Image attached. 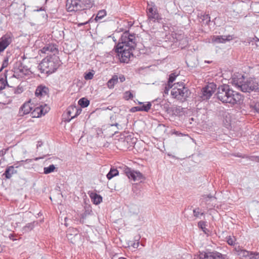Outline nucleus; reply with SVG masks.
<instances>
[{"instance_id": "obj_1", "label": "nucleus", "mask_w": 259, "mask_h": 259, "mask_svg": "<svg viewBox=\"0 0 259 259\" xmlns=\"http://www.w3.org/2000/svg\"><path fill=\"white\" fill-rule=\"evenodd\" d=\"M136 46L135 35L125 31L121 35L119 42L115 49L120 61L128 63L131 57H133V51Z\"/></svg>"}, {"instance_id": "obj_2", "label": "nucleus", "mask_w": 259, "mask_h": 259, "mask_svg": "<svg viewBox=\"0 0 259 259\" xmlns=\"http://www.w3.org/2000/svg\"><path fill=\"white\" fill-rule=\"evenodd\" d=\"M231 83L243 92H259V83L254 78L245 79L241 74L235 73L232 75Z\"/></svg>"}, {"instance_id": "obj_3", "label": "nucleus", "mask_w": 259, "mask_h": 259, "mask_svg": "<svg viewBox=\"0 0 259 259\" xmlns=\"http://www.w3.org/2000/svg\"><path fill=\"white\" fill-rule=\"evenodd\" d=\"M216 96L217 98L223 103H230L232 105L240 103L242 100V95L231 89L227 84L219 86Z\"/></svg>"}, {"instance_id": "obj_4", "label": "nucleus", "mask_w": 259, "mask_h": 259, "mask_svg": "<svg viewBox=\"0 0 259 259\" xmlns=\"http://www.w3.org/2000/svg\"><path fill=\"white\" fill-rule=\"evenodd\" d=\"M60 61L58 56L54 55L47 56L42 59L37 66L41 73L51 74L54 72L60 66Z\"/></svg>"}, {"instance_id": "obj_5", "label": "nucleus", "mask_w": 259, "mask_h": 259, "mask_svg": "<svg viewBox=\"0 0 259 259\" xmlns=\"http://www.w3.org/2000/svg\"><path fill=\"white\" fill-rule=\"evenodd\" d=\"M87 0H67L66 8L68 12H77L90 7V4Z\"/></svg>"}, {"instance_id": "obj_6", "label": "nucleus", "mask_w": 259, "mask_h": 259, "mask_svg": "<svg viewBox=\"0 0 259 259\" xmlns=\"http://www.w3.org/2000/svg\"><path fill=\"white\" fill-rule=\"evenodd\" d=\"M217 85L214 83H210L203 87L200 93V98L202 100L209 99L215 92Z\"/></svg>"}, {"instance_id": "obj_7", "label": "nucleus", "mask_w": 259, "mask_h": 259, "mask_svg": "<svg viewBox=\"0 0 259 259\" xmlns=\"http://www.w3.org/2000/svg\"><path fill=\"white\" fill-rule=\"evenodd\" d=\"M226 255L217 251L200 252L195 255L194 259H225Z\"/></svg>"}, {"instance_id": "obj_8", "label": "nucleus", "mask_w": 259, "mask_h": 259, "mask_svg": "<svg viewBox=\"0 0 259 259\" xmlns=\"http://www.w3.org/2000/svg\"><path fill=\"white\" fill-rule=\"evenodd\" d=\"M14 74L13 76L19 78L22 75H26L29 70V68L27 66L24 64V63L19 61L16 63L14 68Z\"/></svg>"}, {"instance_id": "obj_9", "label": "nucleus", "mask_w": 259, "mask_h": 259, "mask_svg": "<svg viewBox=\"0 0 259 259\" xmlns=\"http://www.w3.org/2000/svg\"><path fill=\"white\" fill-rule=\"evenodd\" d=\"M123 172L129 179L139 181L143 179V175L139 171H135L126 166L123 167Z\"/></svg>"}, {"instance_id": "obj_10", "label": "nucleus", "mask_w": 259, "mask_h": 259, "mask_svg": "<svg viewBox=\"0 0 259 259\" xmlns=\"http://www.w3.org/2000/svg\"><path fill=\"white\" fill-rule=\"evenodd\" d=\"M14 38L13 34L8 32L0 38V52H3L12 42Z\"/></svg>"}, {"instance_id": "obj_11", "label": "nucleus", "mask_w": 259, "mask_h": 259, "mask_svg": "<svg viewBox=\"0 0 259 259\" xmlns=\"http://www.w3.org/2000/svg\"><path fill=\"white\" fill-rule=\"evenodd\" d=\"M190 94L191 92L185 83L179 82V102H185Z\"/></svg>"}, {"instance_id": "obj_12", "label": "nucleus", "mask_w": 259, "mask_h": 259, "mask_svg": "<svg viewBox=\"0 0 259 259\" xmlns=\"http://www.w3.org/2000/svg\"><path fill=\"white\" fill-rule=\"evenodd\" d=\"M40 51L42 53L49 54L52 53L53 55H55L58 53V50L57 46L53 44H49L45 45L41 50Z\"/></svg>"}, {"instance_id": "obj_13", "label": "nucleus", "mask_w": 259, "mask_h": 259, "mask_svg": "<svg viewBox=\"0 0 259 259\" xmlns=\"http://www.w3.org/2000/svg\"><path fill=\"white\" fill-rule=\"evenodd\" d=\"M232 39L231 35H213L211 37V42L214 44L225 43Z\"/></svg>"}, {"instance_id": "obj_14", "label": "nucleus", "mask_w": 259, "mask_h": 259, "mask_svg": "<svg viewBox=\"0 0 259 259\" xmlns=\"http://www.w3.org/2000/svg\"><path fill=\"white\" fill-rule=\"evenodd\" d=\"M32 109V108L30 106V102L25 103L21 107L19 114L20 116H24L29 113Z\"/></svg>"}, {"instance_id": "obj_15", "label": "nucleus", "mask_w": 259, "mask_h": 259, "mask_svg": "<svg viewBox=\"0 0 259 259\" xmlns=\"http://www.w3.org/2000/svg\"><path fill=\"white\" fill-rule=\"evenodd\" d=\"M48 112L47 109H45L41 106L35 108L32 112L33 117H39L42 115H45Z\"/></svg>"}, {"instance_id": "obj_16", "label": "nucleus", "mask_w": 259, "mask_h": 259, "mask_svg": "<svg viewBox=\"0 0 259 259\" xmlns=\"http://www.w3.org/2000/svg\"><path fill=\"white\" fill-rule=\"evenodd\" d=\"M49 92V89L43 85H39L38 86L35 91V95L38 97L39 96H45L48 94Z\"/></svg>"}, {"instance_id": "obj_17", "label": "nucleus", "mask_w": 259, "mask_h": 259, "mask_svg": "<svg viewBox=\"0 0 259 259\" xmlns=\"http://www.w3.org/2000/svg\"><path fill=\"white\" fill-rule=\"evenodd\" d=\"M17 172V171L15 169L14 166H9L7 167L3 175L5 176L6 179H10L13 175Z\"/></svg>"}, {"instance_id": "obj_18", "label": "nucleus", "mask_w": 259, "mask_h": 259, "mask_svg": "<svg viewBox=\"0 0 259 259\" xmlns=\"http://www.w3.org/2000/svg\"><path fill=\"white\" fill-rule=\"evenodd\" d=\"M90 197L92 201L95 204H98L102 201V197L96 193H92L90 194Z\"/></svg>"}, {"instance_id": "obj_19", "label": "nucleus", "mask_w": 259, "mask_h": 259, "mask_svg": "<svg viewBox=\"0 0 259 259\" xmlns=\"http://www.w3.org/2000/svg\"><path fill=\"white\" fill-rule=\"evenodd\" d=\"M118 81V77L117 75H114L112 78L107 82V87L109 89H113L115 84H116Z\"/></svg>"}, {"instance_id": "obj_20", "label": "nucleus", "mask_w": 259, "mask_h": 259, "mask_svg": "<svg viewBox=\"0 0 259 259\" xmlns=\"http://www.w3.org/2000/svg\"><path fill=\"white\" fill-rule=\"evenodd\" d=\"M199 17L203 24L208 25L210 21V17L208 14H201Z\"/></svg>"}, {"instance_id": "obj_21", "label": "nucleus", "mask_w": 259, "mask_h": 259, "mask_svg": "<svg viewBox=\"0 0 259 259\" xmlns=\"http://www.w3.org/2000/svg\"><path fill=\"white\" fill-rule=\"evenodd\" d=\"M118 175V170L116 168H114V167H111L109 172L107 174L106 177L108 180H111L114 177Z\"/></svg>"}, {"instance_id": "obj_22", "label": "nucleus", "mask_w": 259, "mask_h": 259, "mask_svg": "<svg viewBox=\"0 0 259 259\" xmlns=\"http://www.w3.org/2000/svg\"><path fill=\"white\" fill-rule=\"evenodd\" d=\"M240 254L243 257H249L250 258L252 257L254 255H257V253H253L252 252H249L248 251H247L246 250H241Z\"/></svg>"}, {"instance_id": "obj_23", "label": "nucleus", "mask_w": 259, "mask_h": 259, "mask_svg": "<svg viewBox=\"0 0 259 259\" xmlns=\"http://www.w3.org/2000/svg\"><path fill=\"white\" fill-rule=\"evenodd\" d=\"M78 103L81 107L85 108L89 105L90 101L85 98H82L79 99Z\"/></svg>"}, {"instance_id": "obj_24", "label": "nucleus", "mask_w": 259, "mask_h": 259, "mask_svg": "<svg viewBox=\"0 0 259 259\" xmlns=\"http://www.w3.org/2000/svg\"><path fill=\"white\" fill-rule=\"evenodd\" d=\"M35 226V222L27 224L22 229L23 233L29 232L32 230Z\"/></svg>"}, {"instance_id": "obj_25", "label": "nucleus", "mask_w": 259, "mask_h": 259, "mask_svg": "<svg viewBox=\"0 0 259 259\" xmlns=\"http://www.w3.org/2000/svg\"><path fill=\"white\" fill-rule=\"evenodd\" d=\"M148 19L150 21H152L153 22H155L156 20L158 19L159 15L158 13L156 11L153 12L152 13H150L148 15Z\"/></svg>"}, {"instance_id": "obj_26", "label": "nucleus", "mask_w": 259, "mask_h": 259, "mask_svg": "<svg viewBox=\"0 0 259 259\" xmlns=\"http://www.w3.org/2000/svg\"><path fill=\"white\" fill-rule=\"evenodd\" d=\"M56 167L54 164L50 165L48 167L44 168V173L45 174H49L54 171Z\"/></svg>"}, {"instance_id": "obj_27", "label": "nucleus", "mask_w": 259, "mask_h": 259, "mask_svg": "<svg viewBox=\"0 0 259 259\" xmlns=\"http://www.w3.org/2000/svg\"><path fill=\"white\" fill-rule=\"evenodd\" d=\"M151 103L148 102L147 104H143L141 106H139L140 108V111H145L148 112L151 107Z\"/></svg>"}, {"instance_id": "obj_28", "label": "nucleus", "mask_w": 259, "mask_h": 259, "mask_svg": "<svg viewBox=\"0 0 259 259\" xmlns=\"http://www.w3.org/2000/svg\"><path fill=\"white\" fill-rule=\"evenodd\" d=\"M106 15V12L104 10H100L98 12L97 16L95 18V20L98 21V20L102 19Z\"/></svg>"}, {"instance_id": "obj_29", "label": "nucleus", "mask_w": 259, "mask_h": 259, "mask_svg": "<svg viewBox=\"0 0 259 259\" xmlns=\"http://www.w3.org/2000/svg\"><path fill=\"white\" fill-rule=\"evenodd\" d=\"M227 242L230 245H234L236 242V238L234 236H228L226 237Z\"/></svg>"}, {"instance_id": "obj_30", "label": "nucleus", "mask_w": 259, "mask_h": 259, "mask_svg": "<svg viewBox=\"0 0 259 259\" xmlns=\"http://www.w3.org/2000/svg\"><path fill=\"white\" fill-rule=\"evenodd\" d=\"M75 111H76V107L75 106H70L68 108L67 114L69 116H70V118H71V116H73L72 113L74 112Z\"/></svg>"}, {"instance_id": "obj_31", "label": "nucleus", "mask_w": 259, "mask_h": 259, "mask_svg": "<svg viewBox=\"0 0 259 259\" xmlns=\"http://www.w3.org/2000/svg\"><path fill=\"white\" fill-rule=\"evenodd\" d=\"M31 159H26V160H21L20 161L17 162V163H14L13 165H12V166H14L15 168H17L19 167L20 166L23 165L24 162L31 161Z\"/></svg>"}, {"instance_id": "obj_32", "label": "nucleus", "mask_w": 259, "mask_h": 259, "mask_svg": "<svg viewBox=\"0 0 259 259\" xmlns=\"http://www.w3.org/2000/svg\"><path fill=\"white\" fill-rule=\"evenodd\" d=\"M134 97L133 94L130 91H126L124 93L123 98L125 100H128L130 99H132Z\"/></svg>"}, {"instance_id": "obj_33", "label": "nucleus", "mask_w": 259, "mask_h": 259, "mask_svg": "<svg viewBox=\"0 0 259 259\" xmlns=\"http://www.w3.org/2000/svg\"><path fill=\"white\" fill-rule=\"evenodd\" d=\"M141 236L138 235L135 237V242L132 244V246L135 248H137L139 246V240L140 239Z\"/></svg>"}, {"instance_id": "obj_34", "label": "nucleus", "mask_w": 259, "mask_h": 259, "mask_svg": "<svg viewBox=\"0 0 259 259\" xmlns=\"http://www.w3.org/2000/svg\"><path fill=\"white\" fill-rule=\"evenodd\" d=\"M198 227L206 233V229L205 228L206 223L205 222L200 221L198 224Z\"/></svg>"}, {"instance_id": "obj_35", "label": "nucleus", "mask_w": 259, "mask_h": 259, "mask_svg": "<svg viewBox=\"0 0 259 259\" xmlns=\"http://www.w3.org/2000/svg\"><path fill=\"white\" fill-rule=\"evenodd\" d=\"M170 94L172 98H176L178 96V89H177V88L175 87L171 91Z\"/></svg>"}, {"instance_id": "obj_36", "label": "nucleus", "mask_w": 259, "mask_h": 259, "mask_svg": "<svg viewBox=\"0 0 259 259\" xmlns=\"http://www.w3.org/2000/svg\"><path fill=\"white\" fill-rule=\"evenodd\" d=\"M176 77V75H174V74H171L169 76V78H168V80L167 84L172 85V83L175 80Z\"/></svg>"}, {"instance_id": "obj_37", "label": "nucleus", "mask_w": 259, "mask_h": 259, "mask_svg": "<svg viewBox=\"0 0 259 259\" xmlns=\"http://www.w3.org/2000/svg\"><path fill=\"white\" fill-rule=\"evenodd\" d=\"M8 61H9L8 57H5L3 62L2 66L1 69H0V71H2L3 69H4V68H6L8 66V64H9Z\"/></svg>"}, {"instance_id": "obj_38", "label": "nucleus", "mask_w": 259, "mask_h": 259, "mask_svg": "<svg viewBox=\"0 0 259 259\" xmlns=\"http://www.w3.org/2000/svg\"><path fill=\"white\" fill-rule=\"evenodd\" d=\"M0 81H1V83L4 85L3 87H0L1 90L5 89L6 85L9 86L6 79L2 78L0 79Z\"/></svg>"}, {"instance_id": "obj_39", "label": "nucleus", "mask_w": 259, "mask_h": 259, "mask_svg": "<svg viewBox=\"0 0 259 259\" xmlns=\"http://www.w3.org/2000/svg\"><path fill=\"white\" fill-rule=\"evenodd\" d=\"M94 76V73H93L91 72H89L87 73H86L84 76L85 79L86 80H90L93 78Z\"/></svg>"}, {"instance_id": "obj_40", "label": "nucleus", "mask_w": 259, "mask_h": 259, "mask_svg": "<svg viewBox=\"0 0 259 259\" xmlns=\"http://www.w3.org/2000/svg\"><path fill=\"white\" fill-rule=\"evenodd\" d=\"M173 85H168L166 84L165 89L164 90V94L166 95H168L169 90L172 88Z\"/></svg>"}, {"instance_id": "obj_41", "label": "nucleus", "mask_w": 259, "mask_h": 259, "mask_svg": "<svg viewBox=\"0 0 259 259\" xmlns=\"http://www.w3.org/2000/svg\"><path fill=\"white\" fill-rule=\"evenodd\" d=\"M74 112H75V114L73 115V116H71V118L68 119L67 120L68 121H70L72 119H73V118L75 117L76 116H77L78 115H79L80 113V110H78L77 108H76V111H75Z\"/></svg>"}, {"instance_id": "obj_42", "label": "nucleus", "mask_w": 259, "mask_h": 259, "mask_svg": "<svg viewBox=\"0 0 259 259\" xmlns=\"http://www.w3.org/2000/svg\"><path fill=\"white\" fill-rule=\"evenodd\" d=\"M253 109L255 111L259 113V103H256L253 106Z\"/></svg>"}, {"instance_id": "obj_43", "label": "nucleus", "mask_w": 259, "mask_h": 259, "mask_svg": "<svg viewBox=\"0 0 259 259\" xmlns=\"http://www.w3.org/2000/svg\"><path fill=\"white\" fill-rule=\"evenodd\" d=\"M131 111L133 112H135L136 111H140V108L139 106L132 107L131 109Z\"/></svg>"}, {"instance_id": "obj_44", "label": "nucleus", "mask_w": 259, "mask_h": 259, "mask_svg": "<svg viewBox=\"0 0 259 259\" xmlns=\"http://www.w3.org/2000/svg\"><path fill=\"white\" fill-rule=\"evenodd\" d=\"M182 18L184 20H185V21L186 22V23H187V25H186L184 26V28L185 29H186V28H188L187 27H189V20L187 18H183L182 17Z\"/></svg>"}, {"instance_id": "obj_45", "label": "nucleus", "mask_w": 259, "mask_h": 259, "mask_svg": "<svg viewBox=\"0 0 259 259\" xmlns=\"http://www.w3.org/2000/svg\"><path fill=\"white\" fill-rule=\"evenodd\" d=\"M203 197L204 199H205L206 200H207V198L208 199H211V198H215L213 197V196L211 194L207 195H204Z\"/></svg>"}, {"instance_id": "obj_46", "label": "nucleus", "mask_w": 259, "mask_h": 259, "mask_svg": "<svg viewBox=\"0 0 259 259\" xmlns=\"http://www.w3.org/2000/svg\"><path fill=\"white\" fill-rule=\"evenodd\" d=\"M194 215L195 217H198L199 214L203 215V213L201 212L200 213V211H193Z\"/></svg>"}, {"instance_id": "obj_47", "label": "nucleus", "mask_w": 259, "mask_h": 259, "mask_svg": "<svg viewBox=\"0 0 259 259\" xmlns=\"http://www.w3.org/2000/svg\"><path fill=\"white\" fill-rule=\"evenodd\" d=\"M119 79L121 82L124 81L125 80V77L123 75L119 76Z\"/></svg>"}, {"instance_id": "obj_48", "label": "nucleus", "mask_w": 259, "mask_h": 259, "mask_svg": "<svg viewBox=\"0 0 259 259\" xmlns=\"http://www.w3.org/2000/svg\"><path fill=\"white\" fill-rule=\"evenodd\" d=\"M251 204L254 205H257L258 206V207L256 208L257 209L259 208V202L258 201H253L251 202Z\"/></svg>"}, {"instance_id": "obj_49", "label": "nucleus", "mask_w": 259, "mask_h": 259, "mask_svg": "<svg viewBox=\"0 0 259 259\" xmlns=\"http://www.w3.org/2000/svg\"><path fill=\"white\" fill-rule=\"evenodd\" d=\"M154 11H155L153 10V8H149V9H148V12H147V13H148V15L149 14H150V13L151 14V13H153V12H154Z\"/></svg>"}, {"instance_id": "obj_50", "label": "nucleus", "mask_w": 259, "mask_h": 259, "mask_svg": "<svg viewBox=\"0 0 259 259\" xmlns=\"http://www.w3.org/2000/svg\"><path fill=\"white\" fill-rule=\"evenodd\" d=\"M86 217V214L85 213H84L83 214H82V219H84L85 218V217Z\"/></svg>"}, {"instance_id": "obj_51", "label": "nucleus", "mask_w": 259, "mask_h": 259, "mask_svg": "<svg viewBox=\"0 0 259 259\" xmlns=\"http://www.w3.org/2000/svg\"><path fill=\"white\" fill-rule=\"evenodd\" d=\"M111 125H112V126H113V125H115L116 126H118V125H119V124H118L117 123H115V124H112Z\"/></svg>"}, {"instance_id": "obj_52", "label": "nucleus", "mask_w": 259, "mask_h": 259, "mask_svg": "<svg viewBox=\"0 0 259 259\" xmlns=\"http://www.w3.org/2000/svg\"><path fill=\"white\" fill-rule=\"evenodd\" d=\"M37 215H42V214L40 213V211H39V212L37 213Z\"/></svg>"}, {"instance_id": "obj_53", "label": "nucleus", "mask_w": 259, "mask_h": 259, "mask_svg": "<svg viewBox=\"0 0 259 259\" xmlns=\"http://www.w3.org/2000/svg\"><path fill=\"white\" fill-rule=\"evenodd\" d=\"M139 104L140 105H142L143 104V103L142 102H139Z\"/></svg>"}, {"instance_id": "obj_54", "label": "nucleus", "mask_w": 259, "mask_h": 259, "mask_svg": "<svg viewBox=\"0 0 259 259\" xmlns=\"http://www.w3.org/2000/svg\"><path fill=\"white\" fill-rule=\"evenodd\" d=\"M22 58L23 60H24L25 58V56L24 55Z\"/></svg>"}, {"instance_id": "obj_55", "label": "nucleus", "mask_w": 259, "mask_h": 259, "mask_svg": "<svg viewBox=\"0 0 259 259\" xmlns=\"http://www.w3.org/2000/svg\"><path fill=\"white\" fill-rule=\"evenodd\" d=\"M87 23H88V22H85V23H82L81 25H84V24H87Z\"/></svg>"}, {"instance_id": "obj_56", "label": "nucleus", "mask_w": 259, "mask_h": 259, "mask_svg": "<svg viewBox=\"0 0 259 259\" xmlns=\"http://www.w3.org/2000/svg\"><path fill=\"white\" fill-rule=\"evenodd\" d=\"M22 92V91L20 90V92ZM17 92H18V93H20V92H19V91H17Z\"/></svg>"}, {"instance_id": "obj_57", "label": "nucleus", "mask_w": 259, "mask_h": 259, "mask_svg": "<svg viewBox=\"0 0 259 259\" xmlns=\"http://www.w3.org/2000/svg\"><path fill=\"white\" fill-rule=\"evenodd\" d=\"M179 136L181 135H182V134L181 133H179Z\"/></svg>"}, {"instance_id": "obj_58", "label": "nucleus", "mask_w": 259, "mask_h": 259, "mask_svg": "<svg viewBox=\"0 0 259 259\" xmlns=\"http://www.w3.org/2000/svg\"><path fill=\"white\" fill-rule=\"evenodd\" d=\"M205 62H206V61H205ZM207 63H209L210 62L209 61H207Z\"/></svg>"}, {"instance_id": "obj_59", "label": "nucleus", "mask_w": 259, "mask_h": 259, "mask_svg": "<svg viewBox=\"0 0 259 259\" xmlns=\"http://www.w3.org/2000/svg\"><path fill=\"white\" fill-rule=\"evenodd\" d=\"M187 256H188V257H189V255H187Z\"/></svg>"}]
</instances>
